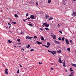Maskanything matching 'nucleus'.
<instances>
[{
    "instance_id": "nucleus-9",
    "label": "nucleus",
    "mask_w": 76,
    "mask_h": 76,
    "mask_svg": "<svg viewBox=\"0 0 76 76\" xmlns=\"http://www.w3.org/2000/svg\"><path fill=\"white\" fill-rule=\"evenodd\" d=\"M37 44L38 45H40V44H42V42H40L39 41H37Z\"/></svg>"
},
{
    "instance_id": "nucleus-31",
    "label": "nucleus",
    "mask_w": 76,
    "mask_h": 76,
    "mask_svg": "<svg viewBox=\"0 0 76 76\" xmlns=\"http://www.w3.org/2000/svg\"><path fill=\"white\" fill-rule=\"evenodd\" d=\"M45 30H46L47 31H48V30H49V28H45Z\"/></svg>"
},
{
    "instance_id": "nucleus-19",
    "label": "nucleus",
    "mask_w": 76,
    "mask_h": 76,
    "mask_svg": "<svg viewBox=\"0 0 76 76\" xmlns=\"http://www.w3.org/2000/svg\"><path fill=\"white\" fill-rule=\"evenodd\" d=\"M57 53H61V51L60 50L59 51L58 50L57 51Z\"/></svg>"
},
{
    "instance_id": "nucleus-34",
    "label": "nucleus",
    "mask_w": 76,
    "mask_h": 76,
    "mask_svg": "<svg viewBox=\"0 0 76 76\" xmlns=\"http://www.w3.org/2000/svg\"><path fill=\"white\" fill-rule=\"evenodd\" d=\"M17 74L19 73V69H18V71L17 72Z\"/></svg>"
},
{
    "instance_id": "nucleus-24",
    "label": "nucleus",
    "mask_w": 76,
    "mask_h": 76,
    "mask_svg": "<svg viewBox=\"0 0 76 76\" xmlns=\"http://www.w3.org/2000/svg\"><path fill=\"white\" fill-rule=\"evenodd\" d=\"M47 45L48 46H50V43L49 42H48L47 43Z\"/></svg>"
},
{
    "instance_id": "nucleus-53",
    "label": "nucleus",
    "mask_w": 76,
    "mask_h": 76,
    "mask_svg": "<svg viewBox=\"0 0 76 76\" xmlns=\"http://www.w3.org/2000/svg\"><path fill=\"white\" fill-rule=\"evenodd\" d=\"M10 32V33H11V34H13V32H12V31H9Z\"/></svg>"
},
{
    "instance_id": "nucleus-15",
    "label": "nucleus",
    "mask_w": 76,
    "mask_h": 76,
    "mask_svg": "<svg viewBox=\"0 0 76 76\" xmlns=\"http://www.w3.org/2000/svg\"><path fill=\"white\" fill-rule=\"evenodd\" d=\"M58 61L59 62V63H62V61L61 59H59Z\"/></svg>"
},
{
    "instance_id": "nucleus-37",
    "label": "nucleus",
    "mask_w": 76,
    "mask_h": 76,
    "mask_svg": "<svg viewBox=\"0 0 76 76\" xmlns=\"http://www.w3.org/2000/svg\"><path fill=\"white\" fill-rule=\"evenodd\" d=\"M58 40H60V41H61V37H59L58 38Z\"/></svg>"
},
{
    "instance_id": "nucleus-62",
    "label": "nucleus",
    "mask_w": 76,
    "mask_h": 76,
    "mask_svg": "<svg viewBox=\"0 0 76 76\" xmlns=\"http://www.w3.org/2000/svg\"><path fill=\"white\" fill-rule=\"evenodd\" d=\"M41 13L42 14H43V13H44V12H41Z\"/></svg>"
},
{
    "instance_id": "nucleus-10",
    "label": "nucleus",
    "mask_w": 76,
    "mask_h": 76,
    "mask_svg": "<svg viewBox=\"0 0 76 76\" xmlns=\"http://www.w3.org/2000/svg\"><path fill=\"white\" fill-rule=\"evenodd\" d=\"M63 3H62V4L64 6V5H65L66 4V1H65V0H63Z\"/></svg>"
},
{
    "instance_id": "nucleus-16",
    "label": "nucleus",
    "mask_w": 76,
    "mask_h": 76,
    "mask_svg": "<svg viewBox=\"0 0 76 76\" xmlns=\"http://www.w3.org/2000/svg\"><path fill=\"white\" fill-rule=\"evenodd\" d=\"M48 18H49V16L48 14H47L46 16V19H48Z\"/></svg>"
},
{
    "instance_id": "nucleus-17",
    "label": "nucleus",
    "mask_w": 76,
    "mask_h": 76,
    "mask_svg": "<svg viewBox=\"0 0 76 76\" xmlns=\"http://www.w3.org/2000/svg\"><path fill=\"white\" fill-rule=\"evenodd\" d=\"M12 23H13V24H15V25H16V24H17V23L16 22H12Z\"/></svg>"
},
{
    "instance_id": "nucleus-44",
    "label": "nucleus",
    "mask_w": 76,
    "mask_h": 76,
    "mask_svg": "<svg viewBox=\"0 0 76 76\" xmlns=\"http://www.w3.org/2000/svg\"><path fill=\"white\" fill-rule=\"evenodd\" d=\"M33 51V49H31L30 50L31 52Z\"/></svg>"
},
{
    "instance_id": "nucleus-57",
    "label": "nucleus",
    "mask_w": 76,
    "mask_h": 76,
    "mask_svg": "<svg viewBox=\"0 0 76 76\" xmlns=\"http://www.w3.org/2000/svg\"><path fill=\"white\" fill-rule=\"evenodd\" d=\"M9 18V19L10 20H12V19H11V18Z\"/></svg>"
},
{
    "instance_id": "nucleus-51",
    "label": "nucleus",
    "mask_w": 76,
    "mask_h": 76,
    "mask_svg": "<svg viewBox=\"0 0 76 76\" xmlns=\"http://www.w3.org/2000/svg\"><path fill=\"white\" fill-rule=\"evenodd\" d=\"M48 52H49V53H51V51H50V50H48Z\"/></svg>"
},
{
    "instance_id": "nucleus-32",
    "label": "nucleus",
    "mask_w": 76,
    "mask_h": 76,
    "mask_svg": "<svg viewBox=\"0 0 76 76\" xmlns=\"http://www.w3.org/2000/svg\"><path fill=\"white\" fill-rule=\"evenodd\" d=\"M53 17H50L49 18V20H52V19H53Z\"/></svg>"
},
{
    "instance_id": "nucleus-5",
    "label": "nucleus",
    "mask_w": 76,
    "mask_h": 76,
    "mask_svg": "<svg viewBox=\"0 0 76 76\" xmlns=\"http://www.w3.org/2000/svg\"><path fill=\"white\" fill-rule=\"evenodd\" d=\"M65 62H66V61H65V60H64V62H62L63 65L64 67H66V64H65Z\"/></svg>"
},
{
    "instance_id": "nucleus-1",
    "label": "nucleus",
    "mask_w": 76,
    "mask_h": 76,
    "mask_svg": "<svg viewBox=\"0 0 76 76\" xmlns=\"http://www.w3.org/2000/svg\"><path fill=\"white\" fill-rule=\"evenodd\" d=\"M36 16H34V15H32L30 17V19H36Z\"/></svg>"
},
{
    "instance_id": "nucleus-22",
    "label": "nucleus",
    "mask_w": 76,
    "mask_h": 76,
    "mask_svg": "<svg viewBox=\"0 0 76 76\" xmlns=\"http://www.w3.org/2000/svg\"><path fill=\"white\" fill-rule=\"evenodd\" d=\"M64 37H63L62 38H61V40L62 41H64Z\"/></svg>"
},
{
    "instance_id": "nucleus-38",
    "label": "nucleus",
    "mask_w": 76,
    "mask_h": 76,
    "mask_svg": "<svg viewBox=\"0 0 76 76\" xmlns=\"http://www.w3.org/2000/svg\"><path fill=\"white\" fill-rule=\"evenodd\" d=\"M51 53L52 54H53V55H54V52L53 51L51 52Z\"/></svg>"
},
{
    "instance_id": "nucleus-54",
    "label": "nucleus",
    "mask_w": 76,
    "mask_h": 76,
    "mask_svg": "<svg viewBox=\"0 0 76 76\" xmlns=\"http://www.w3.org/2000/svg\"><path fill=\"white\" fill-rule=\"evenodd\" d=\"M65 72H67V69H66L65 70Z\"/></svg>"
},
{
    "instance_id": "nucleus-27",
    "label": "nucleus",
    "mask_w": 76,
    "mask_h": 76,
    "mask_svg": "<svg viewBox=\"0 0 76 76\" xmlns=\"http://www.w3.org/2000/svg\"><path fill=\"white\" fill-rule=\"evenodd\" d=\"M17 41H18V42H20V39L19 38L18 39Z\"/></svg>"
},
{
    "instance_id": "nucleus-41",
    "label": "nucleus",
    "mask_w": 76,
    "mask_h": 76,
    "mask_svg": "<svg viewBox=\"0 0 76 76\" xmlns=\"http://www.w3.org/2000/svg\"><path fill=\"white\" fill-rule=\"evenodd\" d=\"M29 39H31V37H29Z\"/></svg>"
},
{
    "instance_id": "nucleus-28",
    "label": "nucleus",
    "mask_w": 76,
    "mask_h": 76,
    "mask_svg": "<svg viewBox=\"0 0 76 76\" xmlns=\"http://www.w3.org/2000/svg\"><path fill=\"white\" fill-rule=\"evenodd\" d=\"M34 38H35V39H36V38H37V36H34Z\"/></svg>"
},
{
    "instance_id": "nucleus-8",
    "label": "nucleus",
    "mask_w": 76,
    "mask_h": 76,
    "mask_svg": "<svg viewBox=\"0 0 76 76\" xmlns=\"http://www.w3.org/2000/svg\"><path fill=\"white\" fill-rule=\"evenodd\" d=\"M28 23L27 24H28L29 26H33V25L32 24V23L31 22H30L28 23Z\"/></svg>"
},
{
    "instance_id": "nucleus-64",
    "label": "nucleus",
    "mask_w": 76,
    "mask_h": 76,
    "mask_svg": "<svg viewBox=\"0 0 76 76\" xmlns=\"http://www.w3.org/2000/svg\"><path fill=\"white\" fill-rule=\"evenodd\" d=\"M69 76H72L71 75H69Z\"/></svg>"
},
{
    "instance_id": "nucleus-46",
    "label": "nucleus",
    "mask_w": 76,
    "mask_h": 76,
    "mask_svg": "<svg viewBox=\"0 0 76 76\" xmlns=\"http://www.w3.org/2000/svg\"><path fill=\"white\" fill-rule=\"evenodd\" d=\"M74 73V72H72L71 73V75H73V73Z\"/></svg>"
},
{
    "instance_id": "nucleus-29",
    "label": "nucleus",
    "mask_w": 76,
    "mask_h": 76,
    "mask_svg": "<svg viewBox=\"0 0 76 76\" xmlns=\"http://www.w3.org/2000/svg\"><path fill=\"white\" fill-rule=\"evenodd\" d=\"M45 47L46 48H49L50 47V46H47V45H45Z\"/></svg>"
},
{
    "instance_id": "nucleus-45",
    "label": "nucleus",
    "mask_w": 76,
    "mask_h": 76,
    "mask_svg": "<svg viewBox=\"0 0 76 76\" xmlns=\"http://www.w3.org/2000/svg\"><path fill=\"white\" fill-rule=\"evenodd\" d=\"M59 32L60 33V34H62V31H60Z\"/></svg>"
},
{
    "instance_id": "nucleus-59",
    "label": "nucleus",
    "mask_w": 76,
    "mask_h": 76,
    "mask_svg": "<svg viewBox=\"0 0 76 76\" xmlns=\"http://www.w3.org/2000/svg\"><path fill=\"white\" fill-rule=\"evenodd\" d=\"M5 27L7 28H7H8V26L6 27V26H5Z\"/></svg>"
},
{
    "instance_id": "nucleus-14",
    "label": "nucleus",
    "mask_w": 76,
    "mask_h": 76,
    "mask_svg": "<svg viewBox=\"0 0 76 76\" xmlns=\"http://www.w3.org/2000/svg\"><path fill=\"white\" fill-rule=\"evenodd\" d=\"M41 39L43 41H44V37L43 36H42L41 37Z\"/></svg>"
},
{
    "instance_id": "nucleus-23",
    "label": "nucleus",
    "mask_w": 76,
    "mask_h": 76,
    "mask_svg": "<svg viewBox=\"0 0 76 76\" xmlns=\"http://www.w3.org/2000/svg\"><path fill=\"white\" fill-rule=\"evenodd\" d=\"M8 42H9V43H10V44H11L12 42V41H10V40H8Z\"/></svg>"
},
{
    "instance_id": "nucleus-50",
    "label": "nucleus",
    "mask_w": 76,
    "mask_h": 76,
    "mask_svg": "<svg viewBox=\"0 0 76 76\" xmlns=\"http://www.w3.org/2000/svg\"><path fill=\"white\" fill-rule=\"evenodd\" d=\"M53 67H51V70H53Z\"/></svg>"
},
{
    "instance_id": "nucleus-40",
    "label": "nucleus",
    "mask_w": 76,
    "mask_h": 76,
    "mask_svg": "<svg viewBox=\"0 0 76 76\" xmlns=\"http://www.w3.org/2000/svg\"><path fill=\"white\" fill-rule=\"evenodd\" d=\"M39 29H40L41 31H43V29H42V28H39Z\"/></svg>"
},
{
    "instance_id": "nucleus-2",
    "label": "nucleus",
    "mask_w": 76,
    "mask_h": 76,
    "mask_svg": "<svg viewBox=\"0 0 76 76\" xmlns=\"http://www.w3.org/2000/svg\"><path fill=\"white\" fill-rule=\"evenodd\" d=\"M43 25H44V26H45L46 28H48V27H49V24H47V23L46 22L43 23Z\"/></svg>"
},
{
    "instance_id": "nucleus-21",
    "label": "nucleus",
    "mask_w": 76,
    "mask_h": 76,
    "mask_svg": "<svg viewBox=\"0 0 76 76\" xmlns=\"http://www.w3.org/2000/svg\"><path fill=\"white\" fill-rule=\"evenodd\" d=\"M14 16L15 18H18V15L16 14H15Z\"/></svg>"
},
{
    "instance_id": "nucleus-6",
    "label": "nucleus",
    "mask_w": 76,
    "mask_h": 76,
    "mask_svg": "<svg viewBox=\"0 0 76 76\" xmlns=\"http://www.w3.org/2000/svg\"><path fill=\"white\" fill-rule=\"evenodd\" d=\"M5 74H6V75H7V74H8V69L6 68L5 69Z\"/></svg>"
},
{
    "instance_id": "nucleus-12",
    "label": "nucleus",
    "mask_w": 76,
    "mask_h": 76,
    "mask_svg": "<svg viewBox=\"0 0 76 76\" xmlns=\"http://www.w3.org/2000/svg\"><path fill=\"white\" fill-rule=\"evenodd\" d=\"M71 65L72 66H74V67H76V64H74L72 63H71Z\"/></svg>"
},
{
    "instance_id": "nucleus-60",
    "label": "nucleus",
    "mask_w": 76,
    "mask_h": 76,
    "mask_svg": "<svg viewBox=\"0 0 76 76\" xmlns=\"http://www.w3.org/2000/svg\"><path fill=\"white\" fill-rule=\"evenodd\" d=\"M32 4H33L34 5V4H35V3H34V2H32Z\"/></svg>"
},
{
    "instance_id": "nucleus-35",
    "label": "nucleus",
    "mask_w": 76,
    "mask_h": 76,
    "mask_svg": "<svg viewBox=\"0 0 76 76\" xmlns=\"http://www.w3.org/2000/svg\"><path fill=\"white\" fill-rule=\"evenodd\" d=\"M28 16H29V15L28 13H27L26 15V17H27Z\"/></svg>"
},
{
    "instance_id": "nucleus-43",
    "label": "nucleus",
    "mask_w": 76,
    "mask_h": 76,
    "mask_svg": "<svg viewBox=\"0 0 76 76\" xmlns=\"http://www.w3.org/2000/svg\"><path fill=\"white\" fill-rule=\"evenodd\" d=\"M51 36H52V37H53L54 36V34H53L52 33L51 34Z\"/></svg>"
},
{
    "instance_id": "nucleus-39",
    "label": "nucleus",
    "mask_w": 76,
    "mask_h": 76,
    "mask_svg": "<svg viewBox=\"0 0 76 76\" xmlns=\"http://www.w3.org/2000/svg\"><path fill=\"white\" fill-rule=\"evenodd\" d=\"M23 21H24V22H26V20H27V19L25 20V19H23Z\"/></svg>"
},
{
    "instance_id": "nucleus-33",
    "label": "nucleus",
    "mask_w": 76,
    "mask_h": 76,
    "mask_svg": "<svg viewBox=\"0 0 76 76\" xmlns=\"http://www.w3.org/2000/svg\"><path fill=\"white\" fill-rule=\"evenodd\" d=\"M53 53H54V54H56V51H53Z\"/></svg>"
},
{
    "instance_id": "nucleus-13",
    "label": "nucleus",
    "mask_w": 76,
    "mask_h": 76,
    "mask_svg": "<svg viewBox=\"0 0 76 76\" xmlns=\"http://www.w3.org/2000/svg\"><path fill=\"white\" fill-rule=\"evenodd\" d=\"M26 48H29V47H31V45L29 44H28V45H26Z\"/></svg>"
},
{
    "instance_id": "nucleus-18",
    "label": "nucleus",
    "mask_w": 76,
    "mask_h": 76,
    "mask_svg": "<svg viewBox=\"0 0 76 76\" xmlns=\"http://www.w3.org/2000/svg\"><path fill=\"white\" fill-rule=\"evenodd\" d=\"M55 37H56V35H54L53 37V39H56V38H55Z\"/></svg>"
},
{
    "instance_id": "nucleus-7",
    "label": "nucleus",
    "mask_w": 76,
    "mask_h": 76,
    "mask_svg": "<svg viewBox=\"0 0 76 76\" xmlns=\"http://www.w3.org/2000/svg\"><path fill=\"white\" fill-rule=\"evenodd\" d=\"M54 42H55L56 43V44H60V42L58 41H56L55 40L54 41Z\"/></svg>"
},
{
    "instance_id": "nucleus-36",
    "label": "nucleus",
    "mask_w": 76,
    "mask_h": 76,
    "mask_svg": "<svg viewBox=\"0 0 76 76\" xmlns=\"http://www.w3.org/2000/svg\"><path fill=\"white\" fill-rule=\"evenodd\" d=\"M8 25H10V26L11 27L12 26V25H11V24H10V23H8Z\"/></svg>"
},
{
    "instance_id": "nucleus-61",
    "label": "nucleus",
    "mask_w": 76,
    "mask_h": 76,
    "mask_svg": "<svg viewBox=\"0 0 76 76\" xmlns=\"http://www.w3.org/2000/svg\"><path fill=\"white\" fill-rule=\"evenodd\" d=\"M58 26H60V23H59L58 25Z\"/></svg>"
},
{
    "instance_id": "nucleus-56",
    "label": "nucleus",
    "mask_w": 76,
    "mask_h": 76,
    "mask_svg": "<svg viewBox=\"0 0 76 76\" xmlns=\"http://www.w3.org/2000/svg\"><path fill=\"white\" fill-rule=\"evenodd\" d=\"M10 22H11L12 23V22H12V20H10Z\"/></svg>"
},
{
    "instance_id": "nucleus-4",
    "label": "nucleus",
    "mask_w": 76,
    "mask_h": 76,
    "mask_svg": "<svg viewBox=\"0 0 76 76\" xmlns=\"http://www.w3.org/2000/svg\"><path fill=\"white\" fill-rule=\"evenodd\" d=\"M65 41L66 44H69V40H68L67 39H65Z\"/></svg>"
},
{
    "instance_id": "nucleus-55",
    "label": "nucleus",
    "mask_w": 76,
    "mask_h": 76,
    "mask_svg": "<svg viewBox=\"0 0 76 76\" xmlns=\"http://www.w3.org/2000/svg\"><path fill=\"white\" fill-rule=\"evenodd\" d=\"M27 19L28 20H29V19H30V18H29V17H28V18H27Z\"/></svg>"
},
{
    "instance_id": "nucleus-49",
    "label": "nucleus",
    "mask_w": 76,
    "mask_h": 76,
    "mask_svg": "<svg viewBox=\"0 0 76 76\" xmlns=\"http://www.w3.org/2000/svg\"><path fill=\"white\" fill-rule=\"evenodd\" d=\"M42 64V62H39V64Z\"/></svg>"
},
{
    "instance_id": "nucleus-20",
    "label": "nucleus",
    "mask_w": 76,
    "mask_h": 76,
    "mask_svg": "<svg viewBox=\"0 0 76 76\" xmlns=\"http://www.w3.org/2000/svg\"><path fill=\"white\" fill-rule=\"evenodd\" d=\"M48 3H51V0H48Z\"/></svg>"
},
{
    "instance_id": "nucleus-11",
    "label": "nucleus",
    "mask_w": 76,
    "mask_h": 76,
    "mask_svg": "<svg viewBox=\"0 0 76 76\" xmlns=\"http://www.w3.org/2000/svg\"><path fill=\"white\" fill-rule=\"evenodd\" d=\"M69 42L71 44V45H73L74 44V42L72 40H69Z\"/></svg>"
},
{
    "instance_id": "nucleus-63",
    "label": "nucleus",
    "mask_w": 76,
    "mask_h": 76,
    "mask_svg": "<svg viewBox=\"0 0 76 76\" xmlns=\"http://www.w3.org/2000/svg\"><path fill=\"white\" fill-rule=\"evenodd\" d=\"M42 26L43 28H44V25H42Z\"/></svg>"
},
{
    "instance_id": "nucleus-30",
    "label": "nucleus",
    "mask_w": 76,
    "mask_h": 76,
    "mask_svg": "<svg viewBox=\"0 0 76 76\" xmlns=\"http://www.w3.org/2000/svg\"><path fill=\"white\" fill-rule=\"evenodd\" d=\"M26 39H29V36H26Z\"/></svg>"
},
{
    "instance_id": "nucleus-52",
    "label": "nucleus",
    "mask_w": 76,
    "mask_h": 76,
    "mask_svg": "<svg viewBox=\"0 0 76 76\" xmlns=\"http://www.w3.org/2000/svg\"><path fill=\"white\" fill-rule=\"evenodd\" d=\"M21 32H22L21 33V34H23V31L22 32V31Z\"/></svg>"
},
{
    "instance_id": "nucleus-58",
    "label": "nucleus",
    "mask_w": 76,
    "mask_h": 76,
    "mask_svg": "<svg viewBox=\"0 0 76 76\" xmlns=\"http://www.w3.org/2000/svg\"><path fill=\"white\" fill-rule=\"evenodd\" d=\"M42 45V46H45V45H43V44Z\"/></svg>"
},
{
    "instance_id": "nucleus-47",
    "label": "nucleus",
    "mask_w": 76,
    "mask_h": 76,
    "mask_svg": "<svg viewBox=\"0 0 76 76\" xmlns=\"http://www.w3.org/2000/svg\"><path fill=\"white\" fill-rule=\"evenodd\" d=\"M19 65H20V67H22V65L21 64H19Z\"/></svg>"
},
{
    "instance_id": "nucleus-48",
    "label": "nucleus",
    "mask_w": 76,
    "mask_h": 76,
    "mask_svg": "<svg viewBox=\"0 0 76 76\" xmlns=\"http://www.w3.org/2000/svg\"><path fill=\"white\" fill-rule=\"evenodd\" d=\"M36 5H38V2H36Z\"/></svg>"
},
{
    "instance_id": "nucleus-26",
    "label": "nucleus",
    "mask_w": 76,
    "mask_h": 76,
    "mask_svg": "<svg viewBox=\"0 0 76 76\" xmlns=\"http://www.w3.org/2000/svg\"><path fill=\"white\" fill-rule=\"evenodd\" d=\"M67 50H68V51H70V48H67Z\"/></svg>"
},
{
    "instance_id": "nucleus-3",
    "label": "nucleus",
    "mask_w": 76,
    "mask_h": 76,
    "mask_svg": "<svg viewBox=\"0 0 76 76\" xmlns=\"http://www.w3.org/2000/svg\"><path fill=\"white\" fill-rule=\"evenodd\" d=\"M73 12L72 13L73 14L72 15V16L73 17H75V16H76V12H74V11L73 10Z\"/></svg>"
},
{
    "instance_id": "nucleus-42",
    "label": "nucleus",
    "mask_w": 76,
    "mask_h": 76,
    "mask_svg": "<svg viewBox=\"0 0 76 76\" xmlns=\"http://www.w3.org/2000/svg\"><path fill=\"white\" fill-rule=\"evenodd\" d=\"M32 2L31 1H30L28 3L29 4H32Z\"/></svg>"
},
{
    "instance_id": "nucleus-25",
    "label": "nucleus",
    "mask_w": 76,
    "mask_h": 76,
    "mask_svg": "<svg viewBox=\"0 0 76 76\" xmlns=\"http://www.w3.org/2000/svg\"><path fill=\"white\" fill-rule=\"evenodd\" d=\"M72 68H70L69 69V70L70 71V72H73V70H72Z\"/></svg>"
}]
</instances>
